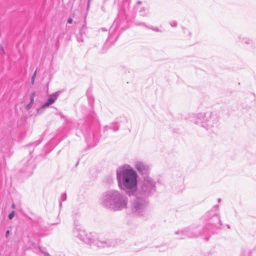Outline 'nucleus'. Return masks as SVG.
I'll return each instance as SVG.
<instances>
[{
  "mask_svg": "<svg viewBox=\"0 0 256 256\" xmlns=\"http://www.w3.org/2000/svg\"><path fill=\"white\" fill-rule=\"evenodd\" d=\"M122 180L124 186L128 189H132L137 184V174L132 169H127L122 172Z\"/></svg>",
  "mask_w": 256,
  "mask_h": 256,
  "instance_id": "f257e3e1",
  "label": "nucleus"
},
{
  "mask_svg": "<svg viewBox=\"0 0 256 256\" xmlns=\"http://www.w3.org/2000/svg\"><path fill=\"white\" fill-rule=\"evenodd\" d=\"M55 100L50 98L48 99V102L46 104H44V106H43V107L44 108V107H46V106H50V104H52L54 102Z\"/></svg>",
  "mask_w": 256,
  "mask_h": 256,
  "instance_id": "f03ea898",
  "label": "nucleus"
},
{
  "mask_svg": "<svg viewBox=\"0 0 256 256\" xmlns=\"http://www.w3.org/2000/svg\"><path fill=\"white\" fill-rule=\"evenodd\" d=\"M15 216V212L12 211L11 213L8 215V218L12 220Z\"/></svg>",
  "mask_w": 256,
  "mask_h": 256,
  "instance_id": "7ed1b4c3",
  "label": "nucleus"
},
{
  "mask_svg": "<svg viewBox=\"0 0 256 256\" xmlns=\"http://www.w3.org/2000/svg\"><path fill=\"white\" fill-rule=\"evenodd\" d=\"M68 24H72V18H68Z\"/></svg>",
  "mask_w": 256,
  "mask_h": 256,
  "instance_id": "20e7f679",
  "label": "nucleus"
},
{
  "mask_svg": "<svg viewBox=\"0 0 256 256\" xmlns=\"http://www.w3.org/2000/svg\"><path fill=\"white\" fill-rule=\"evenodd\" d=\"M10 232L9 230H8L6 232V237H8L9 234H10Z\"/></svg>",
  "mask_w": 256,
  "mask_h": 256,
  "instance_id": "39448f33",
  "label": "nucleus"
},
{
  "mask_svg": "<svg viewBox=\"0 0 256 256\" xmlns=\"http://www.w3.org/2000/svg\"><path fill=\"white\" fill-rule=\"evenodd\" d=\"M137 168L140 170H142L144 169V168H140L138 165H137Z\"/></svg>",
  "mask_w": 256,
  "mask_h": 256,
  "instance_id": "423d86ee",
  "label": "nucleus"
},
{
  "mask_svg": "<svg viewBox=\"0 0 256 256\" xmlns=\"http://www.w3.org/2000/svg\"><path fill=\"white\" fill-rule=\"evenodd\" d=\"M12 208H16V205H15L14 204H12Z\"/></svg>",
  "mask_w": 256,
  "mask_h": 256,
  "instance_id": "0eeeda50",
  "label": "nucleus"
},
{
  "mask_svg": "<svg viewBox=\"0 0 256 256\" xmlns=\"http://www.w3.org/2000/svg\"><path fill=\"white\" fill-rule=\"evenodd\" d=\"M36 72H35L34 73V74L33 76V78H34V77L36 76Z\"/></svg>",
  "mask_w": 256,
  "mask_h": 256,
  "instance_id": "6e6552de",
  "label": "nucleus"
}]
</instances>
